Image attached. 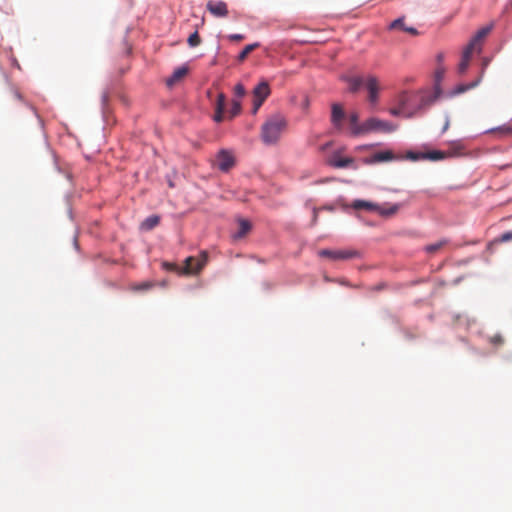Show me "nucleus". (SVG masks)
I'll return each instance as SVG.
<instances>
[{
    "instance_id": "nucleus-1",
    "label": "nucleus",
    "mask_w": 512,
    "mask_h": 512,
    "mask_svg": "<svg viewBox=\"0 0 512 512\" xmlns=\"http://www.w3.org/2000/svg\"><path fill=\"white\" fill-rule=\"evenodd\" d=\"M286 128V118L281 114H274L262 124L261 139L267 145L276 144Z\"/></svg>"
},
{
    "instance_id": "nucleus-2",
    "label": "nucleus",
    "mask_w": 512,
    "mask_h": 512,
    "mask_svg": "<svg viewBox=\"0 0 512 512\" xmlns=\"http://www.w3.org/2000/svg\"><path fill=\"white\" fill-rule=\"evenodd\" d=\"M208 262V253L202 251L198 257H187L183 267H178L173 263H164V267L169 271H175L178 274L190 275L198 274Z\"/></svg>"
},
{
    "instance_id": "nucleus-3",
    "label": "nucleus",
    "mask_w": 512,
    "mask_h": 512,
    "mask_svg": "<svg viewBox=\"0 0 512 512\" xmlns=\"http://www.w3.org/2000/svg\"><path fill=\"white\" fill-rule=\"evenodd\" d=\"M350 207L355 210L365 209L368 211H373L384 217L392 216L399 210L398 204L390 205L389 207H384L376 203L360 199L354 200L351 203Z\"/></svg>"
},
{
    "instance_id": "nucleus-4",
    "label": "nucleus",
    "mask_w": 512,
    "mask_h": 512,
    "mask_svg": "<svg viewBox=\"0 0 512 512\" xmlns=\"http://www.w3.org/2000/svg\"><path fill=\"white\" fill-rule=\"evenodd\" d=\"M397 129V126L375 117H371L362 123V129L359 131H363V134H367L369 132L379 131L383 133H391Z\"/></svg>"
},
{
    "instance_id": "nucleus-5",
    "label": "nucleus",
    "mask_w": 512,
    "mask_h": 512,
    "mask_svg": "<svg viewBox=\"0 0 512 512\" xmlns=\"http://www.w3.org/2000/svg\"><path fill=\"white\" fill-rule=\"evenodd\" d=\"M271 90L268 82H260L253 90V113L256 114L264 101L270 95Z\"/></svg>"
},
{
    "instance_id": "nucleus-6",
    "label": "nucleus",
    "mask_w": 512,
    "mask_h": 512,
    "mask_svg": "<svg viewBox=\"0 0 512 512\" xmlns=\"http://www.w3.org/2000/svg\"><path fill=\"white\" fill-rule=\"evenodd\" d=\"M462 145L460 143H454L452 145V148L449 151H439L434 150L426 153L421 154V158L424 160H430V161H438L442 160L448 157H453L456 155H459L462 150Z\"/></svg>"
},
{
    "instance_id": "nucleus-7",
    "label": "nucleus",
    "mask_w": 512,
    "mask_h": 512,
    "mask_svg": "<svg viewBox=\"0 0 512 512\" xmlns=\"http://www.w3.org/2000/svg\"><path fill=\"white\" fill-rule=\"evenodd\" d=\"M320 257L330 258L332 260H348L358 256L356 250H329L322 249L318 252Z\"/></svg>"
},
{
    "instance_id": "nucleus-8",
    "label": "nucleus",
    "mask_w": 512,
    "mask_h": 512,
    "mask_svg": "<svg viewBox=\"0 0 512 512\" xmlns=\"http://www.w3.org/2000/svg\"><path fill=\"white\" fill-rule=\"evenodd\" d=\"M218 168L223 171H229L235 164V158L233 154L225 149H222L217 154Z\"/></svg>"
},
{
    "instance_id": "nucleus-9",
    "label": "nucleus",
    "mask_w": 512,
    "mask_h": 512,
    "mask_svg": "<svg viewBox=\"0 0 512 512\" xmlns=\"http://www.w3.org/2000/svg\"><path fill=\"white\" fill-rule=\"evenodd\" d=\"M345 112L341 104L333 103L331 106V123L337 130L343 127Z\"/></svg>"
},
{
    "instance_id": "nucleus-10",
    "label": "nucleus",
    "mask_w": 512,
    "mask_h": 512,
    "mask_svg": "<svg viewBox=\"0 0 512 512\" xmlns=\"http://www.w3.org/2000/svg\"><path fill=\"white\" fill-rule=\"evenodd\" d=\"M206 8L215 17H226L228 15L227 4L223 1H208Z\"/></svg>"
},
{
    "instance_id": "nucleus-11",
    "label": "nucleus",
    "mask_w": 512,
    "mask_h": 512,
    "mask_svg": "<svg viewBox=\"0 0 512 512\" xmlns=\"http://www.w3.org/2000/svg\"><path fill=\"white\" fill-rule=\"evenodd\" d=\"M491 31V27H484L480 29L475 36L470 40L467 47L473 49L474 51L480 52L481 51V45L484 40V38L489 34Z\"/></svg>"
},
{
    "instance_id": "nucleus-12",
    "label": "nucleus",
    "mask_w": 512,
    "mask_h": 512,
    "mask_svg": "<svg viewBox=\"0 0 512 512\" xmlns=\"http://www.w3.org/2000/svg\"><path fill=\"white\" fill-rule=\"evenodd\" d=\"M366 88L368 90L369 96L368 99L372 104L377 103L378 101V92H379V83L376 77L369 76L365 82Z\"/></svg>"
},
{
    "instance_id": "nucleus-13",
    "label": "nucleus",
    "mask_w": 512,
    "mask_h": 512,
    "mask_svg": "<svg viewBox=\"0 0 512 512\" xmlns=\"http://www.w3.org/2000/svg\"><path fill=\"white\" fill-rule=\"evenodd\" d=\"M389 29L390 30L399 29V30H402V31L409 33L411 35H414V36L418 35V31L416 28L409 27L404 23V17L397 18L393 22H391L389 25Z\"/></svg>"
},
{
    "instance_id": "nucleus-14",
    "label": "nucleus",
    "mask_w": 512,
    "mask_h": 512,
    "mask_svg": "<svg viewBox=\"0 0 512 512\" xmlns=\"http://www.w3.org/2000/svg\"><path fill=\"white\" fill-rule=\"evenodd\" d=\"M226 105V97L224 93H219L217 96L216 106H215V115L214 121L222 122L224 119L223 113Z\"/></svg>"
},
{
    "instance_id": "nucleus-15",
    "label": "nucleus",
    "mask_w": 512,
    "mask_h": 512,
    "mask_svg": "<svg viewBox=\"0 0 512 512\" xmlns=\"http://www.w3.org/2000/svg\"><path fill=\"white\" fill-rule=\"evenodd\" d=\"M188 73V68L185 66L178 67L175 69L173 74L167 78L166 85L168 87H173L177 82L182 80Z\"/></svg>"
},
{
    "instance_id": "nucleus-16",
    "label": "nucleus",
    "mask_w": 512,
    "mask_h": 512,
    "mask_svg": "<svg viewBox=\"0 0 512 512\" xmlns=\"http://www.w3.org/2000/svg\"><path fill=\"white\" fill-rule=\"evenodd\" d=\"M475 51L469 47H465L463 53H462V59H461V62L459 63V66H458V71L460 74H463L467 71L468 67H469V63H470V60H471V57H472V54L474 53Z\"/></svg>"
},
{
    "instance_id": "nucleus-17",
    "label": "nucleus",
    "mask_w": 512,
    "mask_h": 512,
    "mask_svg": "<svg viewBox=\"0 0 512 512\" xmlns=\"http://www.w3.org/2000/svg\"><path fill=\"white\" fill-rule=\"evenodd\" d=\"M358 120L359 116L356 112H353L349 115L350 130L353 136L363 135V131H359L362 129V124H359Z\"/></svg>"
},
{
    "instance_id": "nucleus-18",
    "label": "nucleus",
    "mask_w": 512,
    "mask_h": 512,
    "mask_svg": "<svg viewBox=\"0 0 512 512\" xmlns=\"http://www.w3.org/2000/svg\"><path fill=\"white\" fill-rule=\"evenodd\" d=\"M238 227V231L234 235V238L236 239L243 238L244 236H246L250 232L252 225L248 220L240 219L238 221Z\"/></svg>"
},
{
    "instance_id": "nucleus-19",
    "label": "nucleus",
    "mask_w": 512,
    "mask_h": 512,
    "mask_svg": "<svg viewBox=\"0 0 512 512\" xmlns=\"http://www.w3.org/2000/svg\"><path fill=\"white\" fill-rule=\"evenodd\" d=\"M448 243H449V241L447 239H441L435 243L426 245L424 247V251L428 254L434 255V254L438 253Z\"/></svg>"
},
{
    "instance_id": "nucleus-20",
    "label": "nucleus",
    "mask_w": 512,
    "mask_h": 512,
    "mask_svg": "<svg viewBox=\"0 0 512 512\" xmlns=\"http://www.w3.org/2000/svg\"><path fill=\"white\" fill-rule=\"evenodd\" d=\"M160 222V217L157 215H151L147 217L142 223H141V229L145 231L152 230L155 228Z\"/></svg>"
},
{
    "instance_id": "nucleus-21",
    "label": "nucleus",
    "mask_w": 512,
    "mask_h": 512,
    "mask_svg": "<svg viewBox=\"0 0 512 512\" xmlns=\"http://www.w3.org/2000/svg\"><path fill=\"white\" fill-rule=\"evenodd\" d=\"M349 84V91L352 93H356L364 84V80L361 77H350L347 79Z\"/></svg>"
},
{
    "instance_id": "nucleus-22",
    "label": "nucleus",
    "mask_w": 512,
    "mask_h": 512,
    "mask_svg": "<svg viewBox=\"0 0 512 512\" xmlns=\"http://www.w3.org/2000/svg\"><path fill=\"white\" fill-rule=\"evenodd\" d=\"M394 158V155L391 151H383V152H377L372 156L371 162H384L389 161Z\"/></svg>"
},
{
    "instance_id": "nucleus-23",
    "label": "nucleus",
    "mask_w": 512,
    "mask_h": 512,
    "mask_svg": "<svg viewBox=\"0 0 512 512\" xmlns=\"http://www.w3.org/2000/svg\"><path fill=\"white\" fill-rule=\"evenodd\" d=\"M353 158L350 157H334L331 161L332 166L336 168H346L353 163Z\"/></svg>"
},
{
    "instance_id": "nucleus-24",
    "label": "nucleus",
    "mask_w": 512,
    "mask_h": 512,
    "mask_svg": "<svg viewBox=\"0 0 512 512\" xmlns=\"http://www.w3.org/2000/svg\"><path fill=\"white\" fill-rule=\"evenodd\" d=\"M257 47H259V44L258 43H253V44H249V45H246L244 47V49L239 53L238 55V61L239 62H243L247 56L252 52L254 51Z\"/></svg>"
},
{
    "instance_id": "nucleus-25",
    "label": "nucleus",
    "mask_w": 512,
    "mask_h": 512,
    "mask_svg": "<svg viewBox=\"0 0 512 512\" xmlns=\"http://www.w3.org/2000/svg\"><path fill=\"white\" fill-rule=\"evenodd\" d=\"M240 111H241L240 100L234 99L232 101V106H231V109L229 111L230 118H233V117L237 116L240 113Z\"/></svg>"
},
{
    "instance_id": "nucleus-26",
    "label": "nucleus",
    "mask_w": 512,
    "mask_h": 512,
    "mask_svg": "<svg viewBox=\"0 0 512 512\" xmlns=\"http://www.w3.org/2000/svg\"><path fill=\"white\" fill-rule=\"evenodd\" d=\"M153 286H154L153 282L146 281L141 284H135V285L131 286V289L133 291H146V290L152 288Z\"/></svg>"
},
{
    "instance_id": "nucleus-27",
    "label": "nucleus",
    "mask_w": 512,
    "mask_h": 512,
    "mask_svg": "<svg viewBox=\"0 0 512 512\" xmlns=\"http://www.w3.org/2000/svg\"><path fill=\"white\" fill-rule=\"evenodd\" d=\"M190 47H196L201 43V38L197 31L192 33L187 40Z\"/></svg>"
},
{
    "instance_id": "nucleus-28",
    "label": "nucleus",
    "mask_w": 512,
    "mask_h": 512,
    "mask_svg": "<svg viewBox=\"0 0 512 512\" xmlns=\"http://www.w3.org/2000/svg\"><path fill=\"white\" fill-rule=\"evenodd\" d=\"M479 82H480V79H477L476 81H473V82H471V83H470V84H468V85H459V86H457V88H456L455 92H456V93H458V94H459V93L466 92L467 90H469V89H472V88L476 87V86L478 85V83H479Z\"/></svg>"
},
{
    "instance_id": "nucleus-29",
    "label": "nucleus",
    "mask_w": 512,
    "mask_h": 512,
    "mask_svg": "<svg viewBox=\"0 0 512 512\" xmlns=\"http://www.w3.org/2000/svg\"><path fill=\"white\" fill-rule=\"evenodd\" d=\"M246 91L244 86L241 83H238L234 88V94L237 98H242L245 95Z\"/></svg>"
},
{
    "instance_id": "nucleus-30",
    "label": "nucleus",
    "mask_w": 512,
    "mask_h": 512,
    "mask_svg": "<svg viewBox=\"0 0 512 512\" xmlns=\"http://www.w3.org/2000/svg\"><path fill=\"white\" fill-rule=\"evenodd\" d=\"M408 102V95L406 93H401L399 96H398V104H399V107H401L402 109H404V107L406 106Z\"/></svg>"
},
{
    "instance_id": "nucleus-31",
    "label": "nucleus",
    "mask_w": 512,
    "mask_h": 512,
    "mask_svg": "<svg viewBox=\"0 0 512 512\" xmlns=\"http://www.w3.org/2000/svg\"><path fill=\"white\" fill-rule=\"evenodd\" d=\"M421 154H422V153L409 152V153L407 154V157H408L409 159H411V160H414V161H415V160H420V159H422V158H421Z\"/></svg>"
},
{
    "instance_id": "nucleus-32",
    "label": "nucleus",
    "mask_w": 512,
    "mask_h": 512,
    "mask_svg": "<svg viewBox=\"0 0 512 512\" xmlns=\"http://www.w3.org/2000/svg\"><path fill=\"white\" fill-rule=\"evenodd\" d=\"M402 111H403V109L401 107L391 108L389 110L390 114L393 116H399L402 113Z\"/></svg>"
},
{
    "instance_id": "nucleus-33",
    "label": "nucleus",
    "mask_w": 512,
    "mask_h": 512,
    "mask_svg": "<svg viewBox=\"0 0 512 512\" xmlns=\"http://www.w3.org/2000/svg\"><path fill=\"white\" fill-rule=\"evenodd\" d=\"M512 239V232H507L501 235L500 240L502 242H507Z\"/></svg>"
},
{
    "instance_id": "nucleus-34",
    "label": "nucleus",
    "mask_w": 512,
    "mask_h": 512,
    "mask_svg": "<svg viewBox=\"0 0 512 512\" xmlns=\"http://www.w3.org/2000/svg\"><path fill=\"white\" fill-rule=\"evenodd\" d=\"M229 39L232 40V41H241L244 39V35L242 34H231L229 36Z\"/></svg>"
},
{
    "instance_id": "nucleus-35",
    "label": "nucleus",
    "mask_w": 512,
    "mask_h": 512,
    "mask_svg": "<svg viewBox=\"0 0 512 512\" xmlns=\"http://www.w3.org/2000/svg\"><path fill=\"white\" fill-rule=\"evenodd\" d=\"M317 220H318V210L315 208V209L313 210L312 223H313V224H316Z\"/></svg>"
},
{
    "instance_id": "nucleus-36",
    "label": "nucleus",
    "mask_w": 512,
    "mask_h": 512,
    "mask_svg": "<svg viewBox=\"0 0 512 512\" xmlns=\"http://www.w3.org/2000/svg\"><path fill=\"white\" fill-rule=\"evenodd\" d=\"M449 126H450V120H449V118H448V117H446V121H445V124H444V126H443L442 131H443V132H446V131L448 130Z\"/></svg>"
},
{
    "instance_id": "nucleus-37",
    "label": "nucleus",
    "mask_w": 512,
    "mask_h": 512,
    "mask_svg": "<svg viewBox=\"0 0 512 512\" xmlns=\"http://www.w3.org/2000/svg\"><path fill=\"white\" fill-rule=\"evenodd\" d=\"M14 96H15V98H16V99H18V100H22V97H21V95H20V93H19V92H17V91H16V92H14Z\"/></svg>"
},
{
    "instance_id": "nucleus-38",
    "label": "nucleus",
    "mask_w": 512,
    "mask_h": 512,
    "mask_svg": "<svg viewBox=\"0 0 512 512\" xmlns=\"http://www.w3.org/2000/svg\"><path fill=\"white\" fill-rule=\"evenodd\" d=\"M507 133H512V128H505L504 129Z\"/></svg>"
},
{
    "instance_id": "nucleus-39",
    "label": "nucleus",
    "mask_w": 512,
    "mask_h": 512,
    "mask_svg": "<svg viewBox=\"0 0 512 512\" xmlns=\"http://www.w3.org/2000/svg\"><path fill=\"white\" fill-rule=\"evenodd\" d=\"M437 77H438V78H440V77H441V73H440V72H438V73H437Z\"/></svg>"
}]
</instances>
